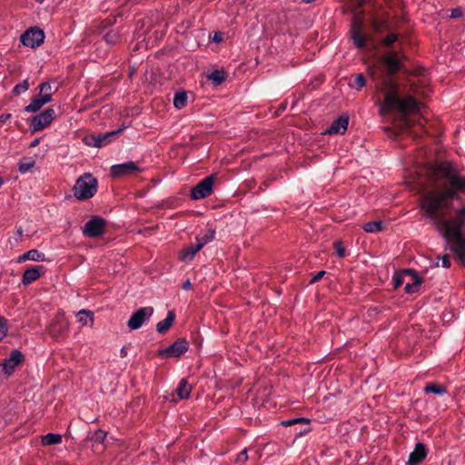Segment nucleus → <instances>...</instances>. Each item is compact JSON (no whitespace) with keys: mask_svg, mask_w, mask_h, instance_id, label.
Masks as SVG:
<instances>
[{"mask_svg":"<svg viewBox=\"0 0 465 465\" xmlns=\"http://www.w3.org/2000/svg\"><path fill=\"white\" fill-rule=\"evenodd\" d=\"M175 321L173 311H168L166 318L156 324V330L160 334H165Z\"/></svg>","mask_w":465,"mask_h":465,"instance_id":"obj_23","label":"nucleus"},{"mask_svg":"<svg viewBox=\"0 0 465 465\" xmlns=\"http://www.w3.org/2000/svg\"><path fill=\"white\" fill-rule=\"evenodd\" d=\"M105 221L100 217L91 218L83 227V233L91 238L103 235L105 232Z\"/></svg>","mask_w":465,"mask_h":465,"instance_id":"obj_10","label":"nucleus"},{"mask_svg":"<svg viewBox=\"0 0 465 465\" xmlns=\"http://www.w3.org/2000/svg\"><path fill=\"white\" fill-rule=\"evenodd\" d=\"M54 110L52 108H47L41 114L34 116L30 123V129L32 133H36L47 127L54 119Z\"/></svg>","mask_w":465,"mask_h":465,"instance_id":"obj_7","label":"nucleus"},{"mask_svg":"<svg viewBox=\"0 0 465 465\" xmlns=\"http://www.w3.org/2000/svg\"><path fill=\"white\" fill-rule=\"evenodd\" d=\"M187 99H188V96H187V93L183 91V92H177L175 94H174V97H173V105L175 108L177 109H182L183 108L186 104H187Z\"/></svg>","mask_w":465,"mask_h":465,"instance_id":"obj_28","label":"nucleus"},{"mask_svg":"<svg viewBox=\"0 0 465 465\" xmlns=\"http://www.w3.org/2000/svg\"><path fill=\"white\" fill-rule=\"evenodd\" d=\"M391 77L392 76L387 75L381 82V90L384 91L383 103L381 104V112L386 108V102H387L388 96H391V97H398L399 96L400 85Z\"/></svg>","mask_w":465,"mask_h":465,"instance_id":"obj_12","label":"nucleus"},{"mask_svg":"<svg viewBox=\"0 0 465 465\" xmlns=\"http://www.w3.org/2000/svg\"><path fill=\"white\" fill-rule=\"evenodd\" d=\"M67 331V323L63 320H54L48 327L49 334L54 339H62Z\"/></svg>","mask_w":465,"mask_h":465,"instance_id":"obj_19","label":"nucleus"},{"mask_svg":"<svg viewBox=\"0 0 465 465\" xmlns=\"http://www.w3.org/2000/svg\"><path fill=\"white\" fill-rule=\"evenodd\" d=\"M464 15V10L462 7L458 6L456 8L451 9L450 11V18H460Z\"/></svg>","mask_w":465,"mask_h":465,"instance_id":"obj_43","label":"nucleus"},{"mask_svg":"<svg viewBox=\"0 0 465 465\" xmlns=\"http://www.w3.org/2000/svg\"><path fill=\"white\" fill-rule=\"evenodd\" d=\"M153 313V308L151 306L142 307L135 311L130 317L127 326L130 330H137L150 319Z\"/></svg>","mask_w":465,"mask_h":465,"instance_id":"obj_9","label":"nucleus"},{"mask_svg":"<svg viewBox=\"0 0 465 465\" xmlns=\"http://www.w3.org/2000/svg\"><path fill=\"white\" fill-rule=\"evenodd\" d=\"M351 35L353 44L357 48L362 49L366 46V36L362 33L361 23H354L351 25Z\"/></svg>","mask_w":465,"mask_h":465,"instance_id":"obj_17","label":"nucleus"},{"mask_svg":"<svg viewBox=\"0 0 465 465\" xmlns=\"http://www.w3.org/2000/svg\"><path fill=\"white\" fill-rule=\"evenodd\" d=\"M398 40V35L394 33L389 34L382 39V45L385 46H391L394 42Z\"/></svg>","mask_w":465,"mask_h":465,"instance_id":"obj_39","label":"nucleus"},{"mask_svg":"<svg viewBox=\"0 0 465 465\" xmlns=\"http://www.w3.org/2000/svg\"><path fill=\"white\" fill-rule=\"evenodd\" d=\"M98 181L91 173H84L73 188L74 195L80 201L92 198L97 192Z\"/></svg>","mask_w":465,"mask_h":465,"instance_id":"obj_2","label":"nucleus"},{"mask_svg":"<svg viewBox=\"0 0 465 465\" xmlns=\"http://www.w3.org/2000/svg\"><path fill=\"white\" fill-rule=\"evenodd\" d=\"M11 118V114H3L0 115V122L5 124Z\"/></svg>","mask_w":465,"mask_h":465,"instance_id":"obj_47","label":"nucleus"},{"mask_svg":"<svg viewBox=\"0 0 465 465\" xmlns=\"http://www.w3.org/2000/svg\"><path fill=\"white\" fill-rule=\"evenodd\" d=\"M333 247L335 249V253L339 258H344L346 255V249L341 241H335L333 242Z\"/></svg>","mask_w":465,"mask_h":465,"instance_id":"obj_38","label":"nucleus"},{"mask_svg":"<svg viewBox=\"0 0 465 465\" xmlns=\"http://www.w3.org/2000/svg\"><path fill=\"white\" fill-rule=\"evenodd\" d=\"M348 125L349 115L343 114L335 119L330 127H328L324 132H322V134H343L347 131Z\"/></svg>","mask_w":465,"mask_h":465,"instance_id":"obj_13","label":"nucleus"},{"mask_svg":"<svg viewBox=\"0 0 465 465\" xmlns=\"http://www.w3.org/2000/svg\"><path fill=\"white\" fill-rule=\"evenodd\" d=\"M122 131L123 129L119 128L115 131L99 134L98 136H92L91 139L93 140V143L86 142V143L88 145H94V147L105 146L108 143L110 137L119 134Z\"/></svg>","mask_w":465,"mask_h":465,"instance_id":"obj_20","label":"nucleus"},{"mask_svg":"<svg viewBox=\"0 0 465 465\" xmlns=\"http://www.w3.org/2000/svg\"><path fill=\"white\" fill-rule=\"evenodd\" d=\"M62 442V435L55 433H47L42 437L43 445H54Z\"/></svg>","mask_w":465,"mask_h":465,"instance_id":"obj_30","label":"nucleus"},{"mask_svg":"<svg viewBox=\"0 0 465 465\" xmlns=\"http://www.w3.org/2000/svg\"><path fill=\"white\" fill-rule=\"evenodd\" d=\"M16 233L18 235L19 238H21L23 236V233H24V231L22 229V227H19L17 230H16Z\"/></svg>","mask_w":465,"mask_h":465,"instance_id":"obj_54","label":"nucleus"},{"mask_svg":"<svg viewBox=\"0 0 465 465\" xmlns=\"http://www.w3.org/2000/svg\"><path fill=\"white\" fill-rule=\"evenodd\" d=\"M192 288V283L190 282L189 279H187L183 283V289L184 290H190Z\"/></svg>","mask_w":465,"mask_h":465,"instance_id":"obj_48","label":"nucleus"},{"mask_svg":"<svg viewBox=\"0 0 465 465\" xmlns=\"http://www.w3.org/2000/svg\"><path fill=\"white\" fill-rule=\"evenodd\" d=\"M215 237V230L208 229L201 237H197L196 241L199 244H203V247L208 242H212Z\"/></svg>","mask_w":465,"mask_h":465,"instance_id":"obj_32","label":"nucleus"},{"mask_svg":"<svg viewBox=\"0 0 465 465\" xmlns=\"http://www.w3.org/2000/svg\"><path fill=\"white\" fill-rule=\"evenodd\" d=\"M7 330L6 320L0 317V341L6 336Z\"/></svg>","mask_w":465,"mask_h":465,"instance_id":"obj_41","label":"nucleus"},{"mask_svg":"<svg viewBox=\"0 0 465 465\" xmlns=\"http://www.w3.org/2000/svg\"><path fill=\"white\" fill-rule=\"evenodd\" d=\"M381 63L386 66L388 76H393L404 68V64L397 58L395 53L383 56Z\"/></svg>","mask_w":465,"mask_h":465,"instance_id":"obj_14","label":"nucleus"},{"mask_svg":"<svg viewBox=\"0 0 465 465\" xmlns=\"http://www.w3.org/2000/svg\"><path fill=\"white\" fill-rule=\"evenodd\" d=\"M393 287L395 289L400 288L403 284V276L400 273H394L392 277Z\"/></svg>","mask_w":465,"mask_h":465,"instance_id":"obj_42","label":"nucleus"},{"mask_svg":"<svg viewBox=\"0 0 465 465\" xmlns=\"http://www.w3.org/2000/svg\"><path fill=\"white\" fill-rule=\"evenodd\" d=\"M434 173L437 184L426 193L420 201V208L439 234L446 241L455 257L465 266V206L456 210V216L447 219L446 213L455 201L465 196V175L457 171L451 162L436 164Z\"/></svg>","mask_w":465,"mask_h":465,"instance_id":"obj_1","label":"nucleus"},{"mask_svg":"<svg viewBox=\"0 0 465 465\" xmlns=\"http://www.w3.org/2000/svg\"><path fill=\"white\" fill-rule=\"evenodd\" d=\"M28 88H29L28 81L27 80H24L21 83L15 84V87L13 88L12 92H13L14 94L18 95V94L27 91Z\"/></svg>","mask_w":465,"mask_h":465,"instance_id":"obj_37","label":"nucleus"},{"mask_svg":"<svg viewBox=\"0 0 465 465\" xmlns=\"http://www.w3.org/2000/svg\"><path fill=\"white\" fill-rule=\"evenodd\" d=\"M366 84V79L362 74H357L354 76V83L351 84V86L355 87L357 90H361Z\"/></svg>","mask_w":465,"mask_h":465,"instance_id":"obj_36","label":"nucleus"},{"mask_svg":"<svg viewBox=\"0 0 465 465\" xmlns=\"http://www.w3.org/2000/svg\"><path fill=\"white\" fill-rule=\"evenodd\" d=\"M383 228L384 225L382 221H371L362 225L364 232L371 233L381 232Z\"/></svg>","mask_w":465,"mask_h":465,"instance_id":"obj_27","label":"nucleus"},{"mask_svg":"<svg viewBox=\"0 0 465 465\" xmlns=\"http://www.w3.org/2000/svg\"><path fill=\"white\" fill-rule=\"evenodd\" d=\"M427 454L428 450L426 445L421 442L416 443L413 451L409 455L407 465L420 464L425 460Z\"/></svg>","mask_w":465,"mask_h":465,"instance_id":"obj_15","label":"nucleus"},{"mask_svg":"<svg viewBox=\"0 0 465 465\" xmlns=\"http://www.w3.org/2000/svg\"><path fill=\"white\" fill-rule=\"evenodd\" d=\"M320 280V272H317L310 281V283L316 282Z\"/></svg>","mask_w":465,"mask_h":465,"instance_id":"obj_50","label":"nucleus"},{"mask_svg":"<svg viewBox=\"0 0 465 465\" xmlns=\"http://www.w3.org/2000/svg\"><path fill=\"white\" fill-rule=\"evenodd\" d=\"M39 143V139H35L31 143H30V148H34L35 146H37Z\"/></svg>","mask_w":465,"mask_h":465,"instance_id":"obj_53","label":"nucleus"},{"mask_svg":"<svg viewBox=\"0 0 465 465\" xmlns=\"http://www.w3.org/2000/svg\"><path fill=\"white\" fill-rule=\"evenodd\" d=\"M3 183H4V180H3V178L0 176V187L2 186Z\"/></svg>","mask_w":465,"mask_h":465,"instance_id":"obj_55","label":"nucleus"},{"mask_svg":"<svg viewBox=\"0 0 465 465\" xmlns=\"http://www.w3.org/2000/svg\"><path fill=\"white\" fill-rule=\"evenodd\" d=\"M308 423H309V420H307L305 418L288 419V420H282L281 422V424L284 427H289V426H292L295 424H303V425L308 426ZM309 430H310V428L307 427L306 429L302 430L299 432H297V434L303 435V434L307 433Z\"/></svg>","mask_w":465,"mask_h":465,"instance_id":"obj_25","label":"nucleus"},{"mask_svg":"<svg viewBox=\"0 0 465 465\" xmlns=\"http://www.w3.org/2000/svg\"><path fill=\"white\" fill-rule=\"evenodd\" d=\"M20 40L24 45L35 48L44 43L45 33L39 27H31L21 35Z\"/></svg>","mask_w":465,"mask_h":465,"instance_id":"obj_6","label":"nucleus"},{"mask_svg":"<svg viewBox=\"0 0 465 465\" xmlns=\"http://www.w3.org/2000/svg\"><path fill=\"white\" fill-rule=\"evenodd\" d=\"M142 169L134 162L132 161L120 164H114L110 169L111 175L114 178L134 175L140 173Z\"/></svg>","mask_w":465,"mask_h":465,"instance_id":"obj_11","label":"nucleus"},{"mask_svg":"<svg viewBox=\"0 0 465 465\" xmlns=\"http://www.w3.org/2000/svg\"><path fill=\"white\" fill-rule=\"evenodd\" d=\"M45 272V268L42 265L33 266L25 270L23 273L22 282L24 285H29L32 282L38 280Z\"/></svg>","mask_w":465,"mask_h":465,"instance_id":"obj_16","label":"nucleus"},{"mask_svg":"<svg viewBox=\"0 0 465 465\" xmlns=\"http://www.w3.org/2000/svg\"><path fill=\"white\" fill-rule=\"evenodd\" d=\"M34 164H35V162L20 163L19 170L21 173H26V172L30 171V169L34 166Z\"/></svg>","mask_w":465,"mask_h":465,"instance_id":"obj_44","label":"nucleus"},{"mask_svg":"<svg viewBox=\"0 0 465 465\" xmlns=\"http://www.w3.org/2000/svg\"><path fill=\"white\" fill-rule=\"evenodd\" d=\"M25 360L24 354L18 350H13L8 358L0 364V374L5 378L10 377Z\"/></svg>","mask_w":465,"mask_h":465,"instance_id":"obj_4","label":"nucleus"},{"mask_svg":"<svg viewBox=\"0 0 465 465\" xmlns=\"http://www.w3.org/2000/svg\"><path fill=\"white\" fill-rule=\"evenodd\" d=\"M441 263L444 268H450L451 266L450 259L448 254L441 257Z\"/></svg>","mask_w":465,"mask_h":465,"instance_id":"obj_45","label":"nucleus"},{"mask_svg":"<svg viewBox=\"0 0 465 465\" xmlns=\"http://www.w3.org/2000/svg\"><path fill=\"white\" fill-rule=\"evenodd\" d=\"M405 272L407 274L412 275L414 278V282L412 283H407L405 285V292L408 294L418 292L422 283V278L418 275L417 272L414 269H408L405 271Z\"/></svg>","mask_w":465,"mask_h":465,"instance_id":"obj_22","label":"nucleus"},{"mask_svg":"<svg viewBox=\"0 0 465 465\" xmlns=\"http://www.w3.org/2000/svg\"><path fill=\"white\" fill-rule=\"evenodd\" d=\"M48 103V97L45 99L43 96L40 95L39 97L32 99L31 103L25 107V111L30 113L36 112Z\"/></svg>","mask_w":465,"mask_h":465,"instance_id":"obj_26","label":"nucleus"},{"mask_svg":"<svg viewBox=\"0 0 465 465\" xmlns=\"http://www.w3.org/2000/svg\"><path fill=\"white\" fill-rule=\"evenodd\" d=\"M286 106H287V103L286 102L282 103L279 105L276 113L279 114L280 112H283L286 109Z\"/></svg>","mask_w":465,"mask_h":465,"instance_id":"obj_49","label":"nucleus"},{"mask_svg":"<svg viewBox=\"0 0 465 465\" xmlns=\"http://www.w3.org/2000/svg\"><path fill=\"white\" fill-rule=\"evenodd\" d=\"M188 349L189 342L184 338H180L167 348L159 350L157 354L163 358H180Z\"/></svg>","mask_w":465,"mask_h":465,"instance_id":"obj_5","label":"nucleus"},{"mask_svg":"<svg viewBox=\"0 0 465 465\" xmlns=\"http://www.w3.org/2000/svg\"><path fill=\"white\" fill-rule=\"evenodd\" d=\"M40 95L45 99L48 97V102L52 100V86L49 83H43L39 85Z\"/></svg>","mask_w":465,"mask_h":465,"instance_id":"obj_34","label":"nucleus"},{"mask_svg":"<svg viewBox=\"0 0 465 465\" xmlns=\"http://www.w3.org/2000/svg\"><path fill=\"white\" fill-rule=\"evenodd\" d=\"M398 110L401 114L416 113L420 111V103L413 96H407L401 99L398 97H387L386 108L383 111L387 113Z\"/></svg>","mask_w":465,"mask_h":465,"instance_id":"obj_3","label":"nucleus"},{"mask_svg":"<svg viewBox=\"0 0 465 465\" xmlns=\"http://www.w3.org/2000/svg\"><path fill=\"white\" fill-rule=\"evenodd\" d=\"M330 398H337V394L336 393H333V394L329 393L328 396H324L323 401H327Z\"/></svg>","mask_w":465,"mask_h":465,"instance_id":"obj_52","label":"nucleus"},{"mask_svg":"<svg viewBox=\"0 0 465 465\" xmlns=\"http://www.w3.org/2000/svg\"><path fill=\"white\" fill-rule=\"evenodd\" d=\"M78 321L84 326L86 325H93L94 323V318H93V312L87 310H81L78 314Z\"/></svg>","mask_w":465,"mask_h":465,"instance_id":"obj_29","label":"nucleus"},{"mask_svg":"<svg viewBox=\"0 0 465 465\" xmlns=\"http://www.w3.org/2000/svg\"><path fill=\"white\" fill-rule=\"evenodd\" d=\"M223 34L221 32H215L213 36V41L214 43H221L223 41Z\"/></svg>","mask_w":465,"mask_h":465,"instance_id":"obj_46","label":"nucleus"},{"mask_svg":"<svg viewBox=\"0 0 465 465\" xmlns=\"http://www.w3.org/2000/svg\"><path fill=\"white\" fill-rule=\"evenodd\" d=\"M424 391L426 393L442 395L447 392V389L445 386L438 383H430L426 385V387L424 388Z\"/></svg>","mask_w":465,"mask_h":465,"instance_id":"obj_31","label":"nucleus"},{"mask_svg":"<svg viewBox=\"0 0 465 465\" xmlns=\"http://www.w3.org/2000/svg\"><path fill=\"white\" fill-rule=\"evenodd\" d=\"M192 391L193 386L190 385L187 380L183 378L179 381L177 388L175 390L177 399H174V394H173V399H171L170 401L177 402L178 401L188 399L191 395Z\"/></svg>","mask_w":465,"mask_h":465,"instance_id":"obj_18","label":"nucleus"},{"mask_svg":"<svg viewBox=\"0 0 465 465\" xmlns=\"http://www.w3.org/2000/svg\"><path fill=\"white\" fill-rule=\"evenodd\" d=\"M203 248V244L198 242L195 245H187L179 252V259L183 262H188L193 259L195 254Z\"/></svg>","mask_w":465,"mask_h":465,"instance_id":"obj_21","label":"nucleus"},{"mask_svg":"<svg viewBox=\"0 0 465 465\" xmlns=\"http://www.w3.org/2000/svg\"><path fill=\"white\" fill-rule=\"evenodd\" d=\"M208 78L215 85H219L225 80V73L223 70H214L208 75Z\"/></svg>","mask_w":465,"mask_h":465,"instance_id":"obj_33","label":"nucleus"},{"mask_svg":"<svg viewBox=\"0 0 465 465\" xmlns=\"http://www.w3.org/2000/svg\"><path fill=\"white\" fill-rule=\"evenodd\" d=\"M214 183V176L209 175L202 180L194 186L190 193L193 200L203 199L213 193V186Z\"/></svg>","mask_w":465,"mask_h":465,"instance_id":"obj_8","label":"nucleus"},{"mask_svg":"<svg viewBox=\"0 0 465 465\" xmlns=\"http://www.w3.org/2000/svg\"><path fill=\"white\" fill-rule=\"evenodd\" d=\"M126 355H127V349H126V347H123V348L120 350V356H121L122 358H124V357H126Z\"/></svg>","mask_w":465,"mask_h":465,"instance_id":"obj_51","label":"nucleus"},{"mask_svg":"<svg viewBox=\"0 0 465 465\" xmlns=\"http://www.w3.org/2000/svg\"><path fill=\"white\" fill-rule=\"evenodd\" d=\"M248 460L247 450H242L236 457L235 462L239 465H243Z\"/></svg>","mask_w":465,"mask_h":465,"instance_id":"obj_40","label":"nucleus"},{"mask_svg":"<svg viewBox=\"0 0 465 465\" xmlns=\"http://www.w3.org/2000/svg\"><path fill=\"white\" fill-rule=\"evenodd\" d=\"M325 275V272L322 270V278Z\"/></svg>","mask_w":465,"mask_h":465,"instance_id":"obj_56","label":"nucleus"},{"mask_svg":"<svg viewBox=\"0 0 465 465\" xmlns=\"http://www.w3.org/2000/svg\"><path fill=\"white\" fill-rule=\"evenodd\" d=\"M105 42L109 45H115L120 38V35L116 30L108 31L104 36Z\"/></svg>","mask_w":465,"mask_h":465,"instance_id":"obj_35","label":"nucleus"},{"mask_svg":"<svg viewBox=\"0 0 465 465\" xmlns=\"http://www.w3.org/2000/svg\"><path fill=\"white\" fill-rule=\"evenodd\" d=\"M27 260L35 261V262H44V261H45V253L40 252L36 249H32V250H29L28 252L23 253L22 255H20L17 259V262H23Z\"/></svg>","mask_w":465,"mask_h":465,"instance_id":"obj_24","label":"nucleus"}]
</instances>
